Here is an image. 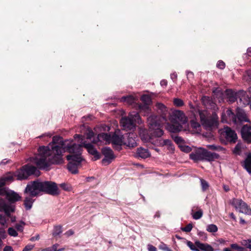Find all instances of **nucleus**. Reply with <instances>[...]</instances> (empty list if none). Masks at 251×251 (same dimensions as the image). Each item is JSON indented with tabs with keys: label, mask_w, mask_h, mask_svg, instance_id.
I'll use <instances>...</instances> for the list:
<instances>
[{
	"label": "nucleus",
	"mask_w": 251,
	"mask_h": 251,
	"mask_svg": "<svg viewBox=\"0 0 251 251\" xmlns=\"http://www.w3.org/2000/svg\"><path fill=\"white\" fill-rule=\"evenodd\" d=\"M52 144L48 146L40 147L38 153L30 158V161L40 169H45L53 164H61L63 162V153L69 152L72 154L67 156L69 161L68 169L72 173L76 174L78 168L83 160L81 155L80 146L74 143L72 141L65 140L59 136H54Z\"/></svg>",
	"instance_id": "1"
},
{
	"label": "nucleus",
	"mask_w": 251,
	"mask_h": 251,
	"mask_svg": "<svg viewBox=\"0 0 251 251\" xmlns=\"http://www.w3.org/2000/svg\"><path fill=\"white\" fill-rule=\"evenodd\" d=\"M42 192L53 196L59 194L58 188L55 182L49 181H31L26 185L25 190V193L28 194L31 197H35Z\"/></svg>",
	"instance_id": "2"
},
{
	"label": "nucleus",
	"mask_w": 251,
	"mask_h": 251,
	"mask_svg": "<svg viewBox=\"0 0 251 251\" xmlns=\"http://www.w3.org/2000/svg\"><path fill=\"white\" fill-rule=\"evenodd\" d=\"M170 120L171 124L167 123L166 129L171 132H177L182 130L181 124L187 122V118L183 112L180 110H175L170 115Z\"/></svg>",
	"instance_id": "3"
},
{
	"label": "nucleus",
	"mask_w": 251,
	"mask_h": 251,
	"mask_svg": "<svg viewBox=\"0 0 251 251\" xmlns=\"http://www.w3.org/2000/svg\"><path fill=\"white\" fill-rule=\"evenodd\" d=\"M105 141L106 143H111L114 145L121 146L124 145V137L121 133L120 130H116L112 134L101 133L98 135L96 139L93 141L94 143H98Z\"/></svg>",
	"instance_id": "4"
},
{
	"label": "nucleus",
	"mask_w": 251,
	"mask_h": 251,
	"mask_svg": "<svg viewBox=\"0 0 251 251\" xmlns=\"http://www.w3.org/2000/svg\"><path fill=\"white\" fill-rule=\"evenodd\" d=\"M161 118L158 116L151 115L148 118V123L149 129L153 136L160 137L164 134V131L161 129L162 125L167 122V118L163 117Z\"/></svg>",
	"instance_id": "5"
},
{
	"label": "nucleus",
	"mask_w": 251,
	"mask_h": 251,
	"mask_svg": "<svg viewBox=\"0 0 251 251\" xmlns=\"http://www.w3.org/2000/svg\"><path fill=\"white\" fill-rule=\"evenodd\" d=\"M201 121L202 125L206 129L216 127L218 126V116L213 113L210 114L206 110L199 111Z\"/></svg>",
	"instance_id": "6"
},
{
	"label": "nucleus",
	"mask_w": 251,
	"mask_h": 251,
	"mask_svg": "<svg viewBox=\"0 0 251 251\" xmlns=\"http://www.w3.org/2000/svg\"><path fill=\"white\" fill-rule=\"evenodd\" d=\"M136 123L141 124V119L139 113L135 111L130 112L127 117H123L121 120V124L126 130L134 128Z\"/></svg>",
	"instance_id": "7"
},
{
	"label": "nucleus",
	"mask_w": 251,
	"mask_h": 251,
	"mask_svg": "<svg viewBox=\"0 0 251 251\" xmlns=\"http://www.w3.org/2000/svg\"><path fill=\"white\" fill-rule=\"evenodd\" d=\"M35 175L39 176L40 172L35 166L28 164L25 165L22 168L15 173V176L17 179L22 180L27 178L29 176Z\"/></svg>",
	"instance_id": "8"
},
{
	"label": "nucleus",
	"mask_w": 251,
	"mask_h": 251,
	"mask_svg": "<svg viewBox=\"0 0 251 251\" xmlns=\"http://www.w3.org/2000/svg\"><path fill=\"white\" fill-rule=\"evenodd\" d=\"M76 138H78V142H80V144H76L77 145L80 146V149H81L82 147H84L85 148L88 152L93 155L95 160H97L99 158H100V154L99 153V152L97 151V150L94 148L93 145H92L91 144L88 143L86 144L85 142H83V137L82 135H80L78 134H75V138L76 139ZM81 150V152L82 151V149Z\"/></svg>",
	"instance_id": "9"
},
{
	"label": "nucleus",
	"mask_w": 251,
	"mask_h": 251,
	"mask_svg": "<svg viewBox=\"0 0 251 251\" xmlns=\"http://www.w3.org/2000/svg\"><path fill=\"white\" fill-rule=\"evenodd\" d=\"M141 100L144 103V104H136V107L139 109L140 113H143L144 116H146L151 111L149 105L151 102V97L147 95H143Z\"/></svg>",
	"instance_id": "10"
},
{
	"label": "nucleus",
	"mask_w": 251,
	"mask_h": 251,
	"mask_svg": "<svg viewBox=\"0 0 251 251\" xmlns=\"http://www.w3.org/2000/svg\"><path fill=\"white\" fill-rule=\"evenodd\" d=\"M232 204L240 212L249 215H251V209L242 200L234 199L232 200Z\"/></svg>",
	"instance_id": "11"
},
{
	"label": "nucleus",
	"mask_w": 251,
	"mask_h": 251,
	"mask_svg": "<svg viewBox=\"0 0 251 251\" xmlns=\"http://www.w3.org/2000/svg\"><path fill=\"white\" fill-rule=\"evenodd\" d=\"M0 195L5 196L7 200L11 202L18 201L21 198L17 193L5 188L0 189Z\"/></svg>",
	"instance_id": "12"
},
{
	"label": "nucleus",
	"mask_w": 251,
	"mask_h": 251,
	"mask_svg": "<svg viewBox=\"0 0 251 251\" xmlns=\"http://www.w3.org/2000/svg\"><path fill=\"white\" fill-rule=\"evenodd\" d=\"M14 210V206L10 204L5 208V210L2 211L4 212V213L3 214H0V225L5 227L8 226V221H9V217H10V212H13Z\"/></svg>",
	"instance_id": "13"
},
{
	"label": "nucleus",
	"mask_w": 251,
	"mask_h": 251,
	"mask_svg": "<svg viewBox=\"0 0 251 251\" xmlns=\"http://www.w3.org/2000/svg\"><path fill=\"white\" fill-rule=\"evenodd\" d=\"M102 153L104 156V158L102 160V163L104 165L109 164L115 158L113 151L109 148H103Z\"/></svg>",
	"instance_id": "14"
},
{
	"label": "nucleus",
	"mask_w": 251,
	"mask_h": 251,
	"mask_svg": "<svg viewBox=\"0 0 251 251\" xmlns=\"http://www.w3.org/2000/svg\"><path fill=\"white\" fill-rule=\"evenodd\" d=\"M137 136L133 132L127 133L126 137H124V145L129 148H134L137 146Z\"/></svg>",
	"instance_id": "15"
},
{
	"label": "nucleus",
	"mask_w": 251,
	"mask_h": 251,
	"mask_svg": "<svg viewBox=\"0 0 251 251\" xmlns=\"http://www.w3.org/2000/svg\"><path fill=\"white\" fill-rule=\"evenodd\" d=\"M223 133L227 141L233 143L236 142L237 139V134L235 131L232 130L230 127H225Z\"/></svg>",
	"instance_id": "16"
},
{
	"label": "nucleus",
	"mask_w": 251,
	"mask_h": 251,
	"mask_svg": "<svg viewBox=\"0 0 251 251\" xmlns=\"http://www.w3.org/2000/svg\"><path fill=\"white\" fill-rule=\"evenodd\" d=\"M241 135L243 140L247 143H251V126L244 125L241 129Z\"/></svg>",
	"instance_id": "17"
},
{
	"label": "nucleus",
	"mask_w": 251,
	"mask_h": 251,
	"mask_svg": "<svg viewBox=\"0 0 251 251\" xmlns=\"http://www.w3.org/2000/svg\"><path fill=\"white\" fill-rule=\"evenodd\" d=\"M190 158L195 161L203 160V149L200 148L189 155Z\"/></svg>",
	"instance_id": "18"
},
{
	"label": "nucleus",
	"mask_w": 251,
	"mask_h": 251,
	"mask_svg": "<svg viewBox=\"0 0 251 251\" xmlns=\"http://www.w3.org/2000/svg\"><path fill=\"white\" fill-rule=\"evenodd\" d=\"M195 244L198 247V251H214L213 247L207 243H202L199 241H196Z\"/></svg>",
	"instance_id": "19"
},
{
	"label": "nucleus",
	"mask_w": 251,
	"mask_h": 251,
	"mask_svg": "<svg viewBox=\"0 0 251 251\" xmlns=\"http://www.w3.org/2000/svg\"><path fill=\"white\" fill-rule=\"evenodd\" d=\"M219 157V155L216 153L211 152L205 149H203V160L209 161H213Z\"/></svg>",
	"instance_id": "20"
},
{
	"label": "nucleus",
	"mask_w": 251,
	"mask_h": 251,
	"mask_svg": "<svg viewBox=\"0 0 251 251\" xmlns=\"http://www.w3.org/2000/svg\"><path fill=\"white\" fill-rule=\"evenodd\" d=\"M236 117L241 122H248L249 121L245 111L239 108L236 109Z\"/></svg>",
	"instance_id": "21"
},
{
	"label": "nucleus",
	"mask_w": 251,
	"mask_h": 251,
	"mask_svg": "<svg viewBox=\"0 0 251 251\" xmlns=\"http://www.w3.org/2000/svg\"><path fill=\"white\" fill-rule=\"evenodd\" d=\"M137 155L142 158H146L150 156V153L148 149L142 148H138L136 151Z\"/></svg>",
	"instance_id": "22"
},
{
	"label": "nucleus",
	"mask_w": 251,
	"mask_h": 251,
	"mask_svg": "<svg viewBox=\"0 0 251 251\" xmlns=\"http://www.w3.org/2000/svg\"><path fill=\"white\" fill-rule=\"evenodd\" d=\"M157 145L160 147H163L165 146H168L170 148V149L172 150L173 149V147L172 145V143L170 140L169 139H159L157 141Z\"/></svg>",
	"instance_id": "23"
},
{
	"label": "nucleus",
	"mask_w": 251,
	"mask_h": 251,
	"mask_svg": "<svg viewBox=\"0 0 251 251\" xmlns=\"http://www.w3.org/2000/svg\"><path fill=\"white\" fill-rule=\"evenodd\" d=\"M244 167L247 171L251 174V153H249L244 162Z\"/></svg>",
	"instance_id": "24"
},
{
	"label": "nucleus",
	"mask_w": 251,
	"mask_h": 251,
	"mask_svg": "<svg viewBox=\"0 0 251 251\" xmlns=\"http://www.w3.org/2000/svg\"><path fill=\"white\" fill-rule=\"evenodd\" d=\"M137 99L132 96H127L123 97L121 99V101L126 102L128 104H132L136 102Z\"/></svg>",
	"instance_id": "25"
},
{
	"label": "nucleus",
	"mask_w": 251,
	"mask_h": 251,
	"mask_svg": "<svg viewBox=\"0 0 251 251\" xmlns=\"http://www.w3.org/2000/svg\"><path fill=\"white\" fill-rule=\"evenodd\" d=\"M156 107L160 110L161 112L162 113V115L161 116H159L161 118V120H162V118L163 117H166V114L167 113V107L162 103H157L156 105Z\"/></svg>",
	"instance_id": "26"
},
{
	"label": "nucleus",
	"mask_w": 251,
	"mask_h": 251,
	"mask_svg": "<svg viewBox=\"0 0 251 251\" xmlns=\"http://www.w3.org/2000/svg\"><path fill=\"white\" fill-rule=\"evenodd\" d=\"M33 202V200L30 197H26L24 201V205L26 210H29Z\"/></svg>",
	"instance_id": "27"
},
{
	"label": "nucleus",
	"mask_w": 251,
	"mask_h": 251,
	"mask_svg": "<svg viewBox=\"0 0 251 251\" xmlns=\"http://www.w3.org/2000/svg\"><path fill=\"white\" fill-rule=\"evenodd\" d=\"M226 94L230 101L234 102L236 100V95L232 90H227Z\"/></svg>",
	"instance_id": "28"
},
{
	"label": "nucleus",
	"mask_w": 251,
	"mask_h": 251,
	"mask_svg": "<svg viewBox=\"0 0 251 251\" xmlns=\"http://www.w3.org/2000/svg\"><path fill=\"white\" fill-rule=\"evenodd\" d=\"M207 148L213 151H223L224 150V149L222 147L216 145H207Z\"/></svg>",
	"instance_id": "29"
},
{
	"label": "nucleus",
	"mask_w": 251,
	"mask_h": 251,
	"mask_svg": "<svg viewBox=\"0 0 251 251\" xmlns=\"http://www.w3.org/2000/svg\"><path fill=\"white\" fill-rule=\"evenodd\" d=\"M62 233V226H56L54 227L52 235L56 237Z\"/></svg>",
	"instance_id": "30"
},
{
	"label": "nucleus",
	"mask_w": 251,
	"mask_h": 251,
	"mask_svg": "<svg viewBox=\"0 0 251 251\" xmlns=\"http://www.w3.org/2000/svg\"><path fill=\"white\" fill-rule=\"evenodd\" d=\"M203 215V212L201 209H199L197 211L193 213L192 214V217L193 219L195 220H198L200 219Z\"/></svg>",
	"instance_id": "31"
},
{
	"label": "nucleus",
	"mask_w": 251,
	"mask_h": 251,
	"mask_svg": "<svg viewBox=\"0 0 251 251\" xmlns=\"http://www.w3.org/2000/svg\"><path fill=\"white\" fill-rule=\"evenodd\" d=\"M202 101L205 105H210L212 102V99L208 96H203L201 98Z\"/></svg>",
	"instance_id": "32"
},
{
	"label": "nucleus",
	"mask_w": 251,
	"mask_h": 251,
	"mask_svg": "<svg viewBox=\"0 0 251 251\" xmlns=\"http://www.w3.org/2000/svg\"><path fill=\"white\" fill-rule=\"evenodd\" d=\"M206 230L209 232H216L218 230V227L215 225L210 224L207 226Z\"/></svg>",
	"instance_id": "33"
},
{
	"label": "nucleus",
	"mask_w": 251,
	"mask_h": 251,
	"mask_svg": "<svg viewBox=\"0 0 251 251\" xmlns=\"http://www.w3.org/2000/svg\"><path fill=\"white\" fill-rule=\"evenodd\" d=\"M230 247L233 249H234V250H237V251H248L244 247H241V246H239L238 244H231L230 245Z\"/></svg>",
	"instance_id": "34"
},
{
	"label": "nucleus",
	"mask_w": 251,
	"mask_h": 251,
	"mask_svg": "<svg viewBox=\"0 0 251 251\" xmlns=\"http://www.w3.org/2000/svg\"><path fill=\"white\" fill-rule=\"evenodd\" d=\"M242 145L240 143H238L234 150H233V152L234 153L236 154H240L241 152H242Z\"/></svg>",
	"instance_id": "35"
},
{
	"label": "nucleus",
	"mask_w": 251,
	"mask_h": 251,
	"mask_svg": "<svg viewBox=\"0 0 251 251\" xmlns=\"http://www.w3.org/2000/svg\"><path fill=\"white\" fill-rule=\"evenodd\" d=\"M25 225V223L23 221H20L19 223L16 224L15 227L17 231L22 232L24 230V227Z\"/></svg>",
	"instance_id": "36"
},
{
	"label": "nucleus",
	"mask_w": 251,
	"mask_h": 251,
	"mask_svg": "<svg viewBox=\"0 0 251 251\" xmlns=\"http://www.w3.org/2000/svg\"><path fill=\"white\" fill-rule=\"evenodd\" d=\"M186 244L193 251H198V247L196 245L195 243L193 244L190 241H186Z\"/></svg>",
	"instance_id": "37"
},
{
	"label": "nucleus",
	"mask_w": 251,
	"mask_h": 251,
	"mask_svg": "<svg viewBox=\"0 0 251 251\" xmlns=\"http://www.w3.org/2000/svg\"><path fill=\"white\" fill-rule=\"evenodd\" d=\"M15 175V173L14 174ZM14 176L16 177L15 175ZM14 175L11 174L10 173L6 174L4 176H3V178L5 180L6 183L7 182H11L13 180Z\"/></svg>",
	"instance_id": "38"
},
{
	"label": "nucleus",
	"mask_w": 251,
	"mask_h": 251,
	"mask_svg": "<svg viewBox=\"0 0 251 251\" xmlns=\"http://www.w3.org/2000/svg\"><path fill=\"white\" fill-rule=\"evenodd\" d=\"M174 104L177 107H180L184 105L183 100L178 98H176L174 99Z\"/></svg>",
	"instance_id": "39"
},
{
	"label": "nucleus",
	"mask_w": 251,
	"mask_h": 251,
	"mask_svg": "<svg viewBox=\"0 0 251 251\" xmlns=\"http://www.w3.org/2000/svg\"><path fill=\"white\" fill-rule=\"evenodd\" d=\"M10 204H7L3 199H0V211L5 210V208Z\"/></svg>",
	"instance_id": "40"
},
{
	"label": "nucleus",
	"mask_w": 251,
	"mask_h": 251,
	"mask_svg": "<svg viewBox=\"0 0 251 251\" xmlns=\"http://www.w3.org/2000/svg\"><path fill=\"white\" fill-rule=\"evenodd\" d=\"M8 233L11 236L16 237L18 236V232L17 230H16L13 227H9L8 229Z\"/></svg>",
	"instance_id": "41"
},
{
	"label": "nucleus",
	"mask_w": 251,
	"mask_h": 251,
	"mask_svg": "<svg viewBox=\"0 0 251 251\" xmlns=\"http://www.w3.org/2000/svg\"><path fill=\"white\" fill-rule=\"evenodd\" d=\"M201 183L203 191H205L207 189H208L209 185L206 181L203 179H201Z\"/></svg>",
	"instance_id": "42"
},
{
	"label": "nucleus",
	"mask_w": 251,
	"mask_h": 251,
	"mask_svg": "<svg viewBox=\"0 0 251 251\" xmlns=\"http://www.w3.org/2000/svg\"><path fill=\"white\" fill-rule=\"evenodd\" d=\"M180 148L182 151L185 152H189L191 151V148L187 146L181 145L180 146Z\"/></svg>",
	"instance_id": "43"
},
{
	"label": "nucleus",
	"mask_w": 251,
	"mask_h": 251,
	"mask_svg": "<svg viewBox=\"0 0 251 251\" xmlns=\"http://www.w3.org/2000/svg\"><path fill=\"white\" fill-rule=\"evenodd\" d=\"M174 141L177 144L179 145V146H181L180 145L184 142L183 139L179 136H176L174 138Z\"/></svg>",
	"instance_id": "44"
},
{
	"label": "nucleus",
	"mask_w": 251,
	"mask_h": 251,
	"mask_svg": "<svg viewBox=\"0 0 251 251\" xmlns=\"http://www.w3.org/2000/svg\"><path fill=\"white\" fill-rule=\"evenodd\" d=\"M191 126L195 128L196 130H198V128H199L200 127V125L198 122H196L193 120L191 121Z\"/></svg>",
	"instance_id": "45"
},
{
	"label": "nucleus",
	"mask_w": 251,
	"mask_h": 251,
	"mask_svg": "<svg viewBox=\"0 0 251 251\" xmlns=\"http://www.w3.org/2000/svg\"><path fill=\"white\" fill-rule=\"evenodd\" d=\"M192 225L191 224H188L185 227L182 228V230L185 232H190L192 229Z\"/></svg>",
	"instance_id": "46"
},
{
	"label": "nucleus",
	"mask_w": 251,
	"mask_h": 251,
	"mask_svg": "<svg viewBox=\"0 0 251 251\" xmlns=\"http://www.w3.org/2000/svg\"><path fill=\"white\" fill-rule=\"evenodd\" d=\"M60 187L65 191H70L71 190V186L67 184L62 183L60 184Z\"/></svg>",
	"instance_id": "47"
},
{
	"label": "nucleus",
	"mask_w": 251,
	"mask_h": 251,
	"mask_svg": "<svg viewBox=\"0 0 251 251\" xmlns=\"http://www.w3.org/2000/svg\"><path fill=\"white\" fill-rule=\"evenodd\" d=\"M34 247V245H28L24 248L22 251H30L33 249Z\"/></svg>",
	"instance_id": "48"
},
{
	"label": "nucleus",
	"mask_w": 251,
	"mask_h": 251,
	"mask_svg": "<svg viewBox=\"0 0 251 251\" xmlns=\"http://www.w3.org/2000/svg\"><path fill=\"white\" fill-rule=\"evenodd\" d=\"M217 66L220 69H223L225 67V63L222 61H219L217 64Z\"/></svg>",
	"instance_id": "49"
},
{
	"label": "nucleus",
	"mask_w": 251,
	"mask_h": 251,
	"mask_svg": "<svg viewBox=\"0 0 251 251\" xmlns=\"http://www.w3.org/2000/svg\"><path fill=\"white\" fill-rule=\"evenodd\" d=\"M159 248L162 250H163L164 251H167V250H168V249L169 248L167 246L163 243H161L160 244V245L159 246Z\"/></svg>",
	"instance_id": "50"
},
{
	"label": "nucleus",
	"mask_w": 251,
	"mask_h": 251,
	"mask_svg": "<svg viewBox=\"0 0 251 251\" xmlns=\"http://www.w3.org/2000/svg\"><path fill=\"white\" fill-rule=\"evenodd\" d=\"M94 135V132L92 130H88V132L86 134V138L91 139L92 137H93Z\"/></svg>",
	"instance_id": "51"
},
{
	"label": "nucleus",
	"mask_w": 251,
	"mask_h": 251,
	"mask_svg": "<svg viewBox=\"0 0 251 251\" xmlns=\"http://www.w3.org/2000/svg\"><path fill=\"white\" fill-rule=\"evenodd\" d=\"M226 113L229 116H230L231 115L232 116V118H233L234 122L235 123L236 122V118L234 117V114L233 113V112H232V111L231 110H230V109L227 110L226 111Z\"/></svg>",
	"instance_id": "52"
},
{
	"label": "nucleus",
	"mask_w": 251,
	"mask_h": 251,
	"mask_svg": "<svg viewBox=\"0 0 251 251\" xmlns=\"http://www.w3.org/2000/svg\"><path fill=\"white\" fill-rule=\"evenodd\" d=\"M148 249L149 251H157L156 248L151 245H148Z\"/></svg>",
	"instance_id": "53"
},
{
	"label": "nucleus",
	"mask_w": 251,
	"mask_h": 251,
	"mask_svg": "<svg viewBox=\"0 0 251 251\" xmlns=\"http://www.w3.org/2000/svg\"><path fill=\"white\" fill-rule=\"evenodd\" d=\"M74 233V232L73 230L70 229L67 232H65V235H66L67 237L70 236L72 235H73Z\"/></svg>",
	"instance_id": "54"
},
{
	"label": "nucleus",
	"mask_w": 251,
	"mask_h": 251,
	"mask_svg": "<svg viewBox=\"0 0 251 251\" xmlns=\"http://www.w3.org/2000/svg\"><path fill=\"white\" fill-rule=\"evenodd\" d=\"M39 238H40L39 235L37 234L35 236L32 237L30 240V241L33 242V241H35L36 240H38L39 239Z\"/></svg>",
	"instance_id": "55"
},
{
	"label": "nucleus",
	"mask_w": 251,
	"mask_h": 251,
	"mask_svg": "<svg viewBox=\"0 0 251 251\" xmlns=\"http://www.w3.org/2000/svg\"><path fill=\"white\" fill-rule=\"evenodd\" d=\"M3 251H13V250L11 246H6L4 248Z\"/></svg>",
	"instance_id": "56"
},
{
	"label": "nucleus",
	"mask_w": 251,
	"mask_h": 251,
	"mask_svg": "<svg viewBox=\"0 0 251 251\" xmlns=\"http://www.w3.org/2000/svg\"><path fill=\"white\" fill-rule=\"evenodd\" d=\"M6 184V182L4 179L3 177H1L0 178V187H2Z\"/></svg>",
	"instance_id": "57"
},
{
	"label": "nucleus",
	"mask_w": 251,
	"mask_h": 251,
	"mask_svg": "<svg viewBox=\"0 0 251 251\" xmlns=\"http://www.w3.org/2000/svg\"><path fill=\"white\" fill-rule=\"evenodd\" d=\"M171 78L174 80H176L177 78V74L176 73H173L171 75Z\"/></svg>",
	"instance_id": "58"
},
{
	"label": "nucleus",
	"mask_w": 251,
	"mask_h": 251,
	"mask_svg": "<svg viewBox=\"0 0 251 251\" xmlns=\"http://www.w3.org/2000/svg\"><path fill=\"white\" fill-rule=\"evenodd\" d=\"M11 213L10 212V217H9V220L10 219L11 222H14L16 221V217L15 216H13L11 215Z\"/></svg>",
	"instance_id": "59"
},
{
	"label": "nucleus",
	"mask_w": 251,
	"mask_h": 251,
	"mask_svg": "<svg viewBox=\"0 0 251 251\" xmlns=\"http://www.w3.org/2000/svg\"><path fill=\"white\" fill-rule=\"evenodd\" d=\"M58 246V245L57 244H55L53 245L52 247V251L53 250V251H57L58 250H57V248Z\"/></svg>",
	"instance_id": "60"
},
{
	"label": "nucleus",
	"mask_w": 251,
	"mask_h": 251,
	"mask_svg": "<svg viewBox=\"0 0 251 251\" xmlns=\"http://www.w3.org/2000/svg\"><path fill=\"white\" fill-rule=\"evenodd\" d=\"M223 189H224V190L226 192H228V191H229V186H227V185H223Z\"/></svg>",
	"instance_id": "61"
},
{
	"label": "nucleus",
	"mask_w": 251,
	"mask_h": 251,
	"mask_svg": "<svg viewBox=\"0 0 251 251\" xmlns=\"http://www.w3.org/2000/svg\"><path fill=\"white\" fill-rule=\"evenodd\" d=\"M160 84L162 86H166L167 84V82L165 80H163L160 82Z\"/></svg>",
	"instance_id": "62"
},
{
	"label": "nucleus",
	"mask_w": 251,
	"mask_h": 251,
	"mask_svg": "<svg viewBox=\"0 0 251 251\" xmlns=\"http://www.w3.org/2000/svg\"><path fill=\"white\" fill-rule=\"evenodd\" d=\"M187 75L188 77H192L193 76V74L192 72H188L187 73Z\"/></svg>",
	"instance_id": "63"
},
{
	"label": "nucleus",
	"mask_w": 251,
	"mask_h": 251,
	"mask_svg": "<svg viewBox=\"0 0 251 251\" xmlns=\"http://www.w3.org/2000/svg\"><path fill=\"white\" fill-rule=\"evenodd\" d=\"M247 52L250 56H251V48H249L247 50Z\"/></svg>",
	"instance_id": "64"
}]
</instances>
